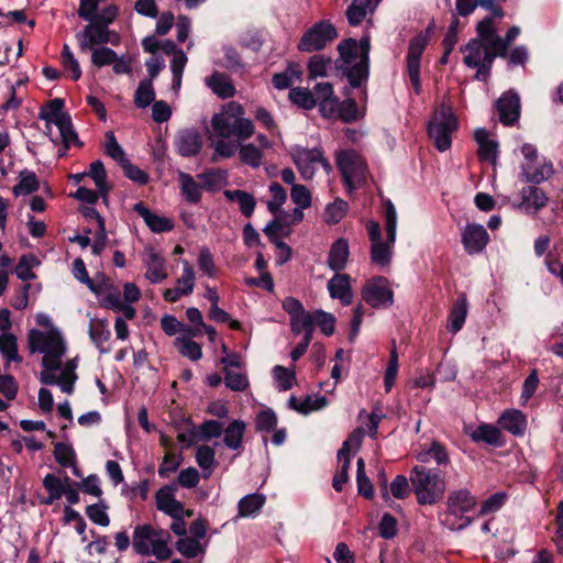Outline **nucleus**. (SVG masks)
<instances>
[{
  "mask_svg": "<svg viewBox=\"0 0 563 563\" xmlns=\"http://www.w3.org/2000/svg\"><path fill=\"white\" fill-rule=\"evenodd\" d=\"M290 155L301 177L306 180H309L314 176L318 165L322 166L327 173L332 169L330 163L324 158L323 152L319 147L306 148L296 145L291 147Z\"/></svg>",
  "mask_w": 563,
  "mask_h": 563,
  "instance_id": "nucleus-14",
  "label": "nucleus"
},
{
  "mask_svg": "<svg viewBox=\"0 0 563 563\" xmlns=\"http://www.w3.org/2000/svg\"><path fill=\"white\" fill-rule=\"evenodd\" d=\"M205 82L207 87L221 99L231 98L235 93V87L225 74L214 71L210 77L205 79Z\"/></svg>",
  "mask_w": 563,
  "mask_h": 563,
  "instance_id": "nucleus-36",
  "label": "nucleus"
},
{
  "mask_svg": "<svg viewBox=\"0 0 563 563\" xmlns=\"http://www.w3.org/2000/svg\"><path fill=\"white\" fill-rule=\"evenodd\" d=\"M312 95L322 117L332 119L334 107L338 104V98L334 96L333 87L329 82H319L313 87Z\"/></svg>",
  "mask_w": 563,
  "mask_h": 563,
  "instance_id": "nucleus-26",
  "label": "nucleus"
},
{
  "mask_svg": "<svg viewBox=\"0 0 563 563\" xmlns=\"http://www.w3.org/2000/svg\"><path fill=\"white\" fill-rule=\"evenodd\" d=\"M457 119L452 107L442 102L434 110L428 123V134L438 151L444 152L451 147L452 133L457 129Z\"/></svg>",
  "mask_w": 563,
  "mask_h": 563,
  "instance_id": "nucleus-9",
  "label": "nucleus"
},
{
  "mask_svg": "<svg viewBox=\"0 0 563 563\" xmlns=\"http://www.w3.org/2000/svg\"><path fill=\"white\" fill-rule=\"evenodd\" d=\"M155 91L151 79L142 80L134 93V103L137 108L144 109L154 103Z\"/></svg>",
  "mask_w": 563,
  "mask_h": 563,
  "instance_id": "nucleus-46",
  "label": "nucleus"
},
{
  "mask_svg": "<svg viewBox=\"0 0 563 563\" xmlns=\"http://www.w3.org/2000/svg\"><path fill=\"white\" fill-rule=\"evenodd\" d=\"M265 496L261 494H250L244 496L239 503V517H253L264 506Z\"/></svg>",
  "mask_w": 563,
  "mask_h": 563,
  "instance_id": "nucleus-43",
  "label": "nucleus"
},
{
  "mask_svg": "<svg viewBox=\"0 0 563 563\" xmlns=\"http://www.w3.org/2000/svg\"><path fill=\"white\" fill-rule=\"evenodd\" d=\"M476 503V497L466 488L450 492L445 510L438 515L441 526L451 531L465 529L472 523L470 514L474 510Z\"/></svg>",
  "mask_w": 563,
  "mask_h": 563,
  "instance_id": "nucleus-5",
  "label": "nucleus"
},
{
  "mask_svg": "<svg viewBox=\"0 0 563 563\" xmlns=\"http://www.w3.org/2000/svg\"><path fill=\"white\" fill-rule=\"evenodd\" d=\"M410 482L419 505H434L443 497L446 489L443 476L421 465L412 467Z\"/></svg>",
  "mask_w": 563,
  "mask_h": 563,
  "instance_id": "nucleus-8",
  "label": "nucleus"
},
{
  "mask_svg": "<svg viewBox=\"0 0 563 563\" xmlns=\"http://www.w3.org/2000/svg\"><path fill=\"white\" fill-rule=\"evenodd\" d=\"M246 426L242 420H233L225 429H223V443L232 451H240L243 448V439Z\"/></svg>",
  "mask_w": 563,
  "mask_h": 563,
  "instance_id": "nucleus-38",
  "label": "nucleus"
},
{
  "mask_svg": "<svg viewBox=\"0 0 563 563\" xmlns=\"http://www.w3.org/2000/svg\"><path fill=\"white\" fill-rule=\"evenodd\" d=\"M327 288L330 297L338 299L342 306H350L353 302L354 296L350 275L336 273L329 279Z\"/></svg>",
  "mask_w": 563,
  "mask_h": 563,
  "instance_id": "nucleus-24",
  "label": "nucleus"
},
{
  "mask_svg": "<svg viewBox=\"0 0 563 563\" xmlns=\"http://www.w3.org/2000/svg\"><path fill=\"white\" fill-rule=\"evenodd\" d=\"M211 128L216 135L221 139L236 136L249 139L254 134V123L244 118V109L236 102H230L216 113L211 119Z\"/></svg>",
  "mask_w": 563,
  "mask_h": 563,
  "instance_id": "nucleus-6",
  "label": "nucleus"
},
{
  "mask_svg": "<svg viewBox=\"0 0 563 563\" xmlns=\"http://www.w3.org/2000/svg\"><path fill=\"white\" fill-rule=\"evenodd\" d=\"M40 187L38 179L34 172L24 169L19 174V181L13 187L16 196H25L36 191Z\"/></svg>",
  "mask_w": 563,
  "mask_h": 563,
  "instance_id": "nucleus-44",
  "label": "nucleus"
},
{
  "mask_svg": "<svg viewBox=\"0 0 563 563\" xmlns=\"http://www.w3.org/2000/svg\"><path fill=\"white\" fill-rule=\"evenodd\" d=\"M282 307L289 316L290 330L294 334H303L302 338L312 339L314 332V311H308L303 305L294 297H286Z\"/></svg>",
  "mask_w": 563,
  "mask_h": 563,
  "instance_id": "nucleus-12",
  "label": "nucleus"
},
{
  "mask_svg": "<svg viewBox=\"0 0 563 563\" xmlns=\"http://www.w3.org/2000/svg\"><path fill=\"white\" fill-rule=\"evenodd\" d=\"M89 336L100 353L104 354L111 351L109 345L111 331L107 320L91 319L89 323Z\"/></svg>",
  "mask_w": 563,
  "mask_h": 563,
  "instance_id": "nucleus-33",
  "label": "nucleus"
},
{
  "mask_svg": "<svg viewBox=\"0 0 563 563\" xmlns=\"http://www.w3.org/2000/svg\"><path fill=\"white\" fill-rule=\"evenodd\" d=\"M223 194L228 200L239 203L240 211L243 216L250 218L253 214L256 201L251 194L239 189L225 190Z\"/></svg>",
  "mask_w": 563,
  "mask_h": 563,
  "instance_id": "nucleus-42",
  "label": "nucleus"
},
{
  "mask_svg": "<svg viewBox=\"0 0 563 563\" xmlns=\"http://www.w3.org/2000/svg\"><path fill=\"white\" fill-rule=\"evenodd\" d=\"M350 255L349 243L345 239H338L330 249L328 255V266L334 271L340 272L345 268Z\"/></svg>",
  "mask_w": 563,
  "mask_h": 563,
  "instance_id": "nucleus-37",
  "label": "nucleus"
},
{
  "mask_svg": "<svg viewBox=\"0 0 563 563\" xmlns=\"http://www.w3.org/2000/svg\"><path fill=\"white\" fill-rule=\"evenodd\" d=\"M289 100L306 110H311L317 106V100H314L312 91L302 87L291 88L289 91Z\"/></svg>",
  "mask_w": 563,
  "mask_h": 563,
  "instance_id": "nucleus-51",
  "label": "nucleus"
},
{
  "mask_svg": "<svg viewBox=\"0 0 563 563\" xmlns=\"http://www.w3.org/2000/svg\"><path fill=\"white\" fill-rule=\"evenodd\" d=\"M77 357L68 360L60 369L42 371L40 380L44 385H57L63 393L73 394L77 380Z\"/></svg>",
  "mask_w": 563,
  "mask_h": 563,
  "instance_id": "nucleus-18",
  "label": "nucleus"
},
{
  "mask_svg": "<svg viewBox=\"0 0 563 563\" xmlns=\"http://www.w3.org/2000/svg\"><path fill=\"white\" fill-rule=\"evenodd\" d=\"M90 52L91 63L98 68L111 65L117 59V53L107 46L96 47Z\"/></svg>",
  "mask_w": 563,
  "mask_h": 563,
  "instance_id": "nucleus-63",
  "label": "nucleus"
},
{
  "mask_svg": "<svg viewBox=\"0 0 563 563\" xmlns=\"http://www.w3.org/2000/svg\"><path fill=\"white\" fill-rule=\"evenodd\" d=\"M0 353L8 362H21L22 358L18 352L16 338L12 333L0 334Z\"/></svg>",
  "mask_w": 563,
  "mask_h": 563,
  "instance_id": "nucleus-47",
  "label": "nucleus"
},
{
  "mask_svg": "<svg viewBox=\"0 0 563 563\" xmlns=\"http://www.w3.org/2000/svg\"><path fill=\"white\" fill-rule=\"evenodd\" d=\"M339 58L335 67L346 77L353 88H363L369 74V38L362 37L358 42L347 38L338 46Z\"/></svg>",
  "mask_w": 563,
  "mask_h": 563,
  "instance_id": "nucleus-1",
  "label": "nucleus"
},
{
  "mask_svg": "<svg viewBox=\"0 0 563 563\" xmlns=\"http://www.w3.org/2000/svg\"><path fill=\"white\" fill-rule=\"evenodd\" d=\"M224 384L233 391H244L249 388L250 383L246 373L234 372L232 369L223 368Z\"/></svg>",
  "mask_w": 563,
  "mask_h": 563,
  "instance_id": "nucleus-53",
  "label": "nucleus"
},
{
  "mask_svg": "<svg viewBox=\"0 0 563 563\" xmlns=\"http://www.w3.org/2000/svg\"><path fill=\"white\" fill-rule=\"evenodd\" d=\"M520 151L523 156V161L520 164V179L522 181L541 184L553 175L552 162L540 155L536 145L525 143Z\"/></svg>",
  "mask_w": 563,
  "mask_h": 563,
  "instance_id": "nucleus-10",
  "label": "nucleus"
},
{
  "mask_svg": "<svg viewBox=\"0 0 563 563\" xmlns=\"http://www.w3.org/2000/svg\"><path fill=\"white\" fill-rule=\"evenodd\" d=\"M461 241L468 255H476L485 250L489 235L482 224L468 223L461 233Z\"/></svg>",
  "mask_w": 563,
  "mask_h": 563,
  "instance_id": "nucleus-20",
  "label": "nucleus"
},
{
  "mask_svg": "<svg viewBox=\"0 0 563 563\" xmlns=\"http://www.w3.org/2000/svg\"><path fill=\"white\" fill-rule=\"evenodd\" d=\"M31 353L43 354L42 366L44 371L60 369L62 357L67 346L59 330L52 328L47 331L32 329L27 335Z\"/></svg>",
  "mask_w": 563,
  "mask_h": 563,
  "instance_id": "nucleus-3",
  "label": "nucleus"
},
{
  "mask_svg": "<svg viewBox=\"0 0 563 563\" xmlns=\"http://www.w3.org/2000/svg\"><path fill=\"white\" fill-rule=\"evenodd\" d=\"M175 145L181 156H195L202 147L201 134L194 128L181 130L176 136Z\"/></svg>",
  "mask_w": 563,
  "mask_h": 563,
  "instance_id": "nucleus-25",
  "label": "nucleus"
},
{
  "mask_svg": "<svg viewBox=\"0 0 563 563\" xmlns=\"http://www.w3.org/2000/svg\"><path fill=\"white\" fill-rule=\"evenodd\" d=\"M178 181L180 194L184 199L191 203L197 205L202 197V186L190 174L178 172Z\"/></svg>",
  "mask_w": 563,
  "mask_h": 563,
  "instance_id": "nucleus-34",
  "label": "nucleus"
},
{
  "mask_svg": "<svg viewBox=\"0 0 563 563\" xmlns=\"http://www.w3.org/2000/svg\"><path fill=\"white\" fill-rule=\"evenodd\" d=\"M272 372L276 388L279 391H286L292 388L296 380V374L294 369H288L282 365H276L273 367Z\"/></svg>",
  "mask_w": 563,
  "mask_h": 563,
  "instance_id": "nucleus-48",
  "label": "nucleus"
},
{
  "mask_svg": "<svg viewBox=\"0 0 563 563\" xmlns=\"http://www.w3.org/2000/svg\"><path fill=\"white\" fill-rule=\"evenodd\" d=\"M256 430L260 432H271L277 426V416L271 408L261 410L255 419Z\"/></svg>",
  "mask_w": 563,
  "mask_h": 563,
  "instance_id": "nucleus-61",
  "label": "nucleus"
},
{
  "mask_svg": "<svg viewBox=\"0 0 563 563\" xmlns=\"http://www.w3.org/2000/svg\"><path fill=\"white\" fill-rule=\"evenodd\" d=\"M374 10L372 0H353L346 10V18L351 25H358L366 16L367 11Z\"/></svg>",
  "mask_w": 563,
  "mask_h": 563,
  "instance_id": "nucleus-45",
  "label": "nucleus"
},
{
  "mask_svg": "<svg viewBox=\"0 0 563 563\" xmlns=\"http://www.w3.org/2000/svg\"><path fill=\"white\" fill-rule=\"evenodd\" d=\"M544 264L548 271L552 275L560 277L563 283V239L555 242L552 250H550L544 258Z\"/></svg>",
  "mask_w": 563,
  "mask_h": 563,
  "instance_id": "nucleus-41",
  "label": "nucleus"
},
{
  "mask_svg": "<svg viewBox=\"0 0 563 563\" xmlns=\"http://www.w3.org/2000/svg\"><path fill=\"white\" fill-rule=\"evenodd\" d=\"M333 117L332 118H340L344 122H353L357 119L362 118L364 112L361 110L355 100L347 98L343 101H340L338 99V104L334 107Z\"/></svg>",
  "mask_w": 563,
  "mask_h": 563,
  "instance_id": "nucleus-40",
  "label": "nucleus"
},
{
  "mask_svg": "<svg viewBox=\"0 0 563 563\" xmlns=\"http://www.w3.org/2000/svg\"><path fill=\"white\" fill-rule=\"evenodd\" d=\"M108 506L100 501L97 504L89 505L86 508L87 517L96 525L101 527H108L110 525V518L108 516Z\"/></svg>",
  "mask_w": 563,
  "mask_h": 563,
  "instance_id": "nucleus-59",
  "label": "nucleus"
},
{
  "mask_svg": "<svg viewBox=\"0 0 563 563\" xmlns=\"http://www.w3.org/2000/svg\"><path fill=\"white\" fill-rule=\"evenodd\" d=\"M175 346L183 356L191 361H198L202 357L201 346L197 342L190 340L189 338H176Z\"/></svg>",
  "mask_w": 563,
  "mask_h": 563,
  "instance_id": "nucleus-50",
  "label": "nucleus"
},
{
  "mask_svg": "<svg viewBox=\"0 0 563 563\" xmlns=\"http://www.w3.org/2000/svg\"><path fill=\"white\" fill-rule=\"evenodd\" d=\"M474 139L478 144L479 159L494 165L498 156V142L492 139L489 132L484 128L475 130Z\"/></svg>",
  "mask_w": 563,
  "mask_h": 563,
  "instance_id": "nucleus-30",
  "label": "nucleus"
},
{
  "mask_svg": "<svg viewBox=\"0 0 563 563\" xmlns=\"http://www.w3.org/2000/svg\"><path fill=\"white\" fill-rule=\"evenodd\" d=\"M106 154L122 165L128 158L121 145L118 143L114 133L109 131L106 133Z\"/></svg>",
  "mask_w": 563,
  "mask_h": 563,
  "instance_id": "nucleus-64",
  "label": "nucleus"
},
{
  "mask_svg": "<svg viewBox=\"0 0 563 563\" xmlns=\"http://www.w3.org/2000/svg\"><path fill=\"white\" fill-rule=\"evenodd\" d=\"M143 264L146 268L145 278L151 284H161L163 283L167 276V266L165 257L155 251L153 247H148L145 250L143 255Z\"/></svg>",
  "mask_w": 563,
  "mask_h": 563,
  "instance_id": "nucleus-21",
  "label": "nucleus"
},
{
  "mask_svg": "<svg viewBox=\"0 0 563 563\" xmlns=\"http://www.w3.org/2000/svg\"><path fill=\"white\" fill-rule=\"evenodd\" d=\"M347 211V203L342 199H335L325 207L323 219L328 224L339 223Z\"/></svg>",
  "mask_w": 563,
  "mask_h": 563,
  "instance_id": "nucleus-56",
  "label": "nucleus"
},
{
  "mask_svg": "<svg viewBox=\"0 0 563 563\" xmlns=\"http://www.w3.org/2000/svg\"><path fill=\"white\" fill-rule=\"evenodd\" d=\"M90 291L96 295L101 307L113 310L115 312H122L123 316L129 320H132L135 317V308L130 305H124L122 301L121 290L108 279H102L99 283H95L90 288Z\"/></svg>",
  "mask_w": 563,
  "mask_h": 563,
  "instance_id": "nucleus-13",
  "label": "nucleus"
},
{
  "mask_svg": "<svg viewBox=\"0 0 563 563\" xmlns=\"http://www.w3.org/2000/svg\"><path fill=\"white\" fill-rule=\"evenodd\" d=\"M362 298L373 308H387L394 303V292L386 277L376 276L368 279L362 288Z\"/></svg>",
  "mask_w": 563,
  "mask_h": 563,
  "instance_id": "nucleus-17",
  "label": "nucleus"
},
{
  "mask_svg": "<svg viewBox=\"0 0 563 563\" xmlns=\"http://www.w3.org/2000/svg\"><path fill=\"white\" fill-rule=\"evenodd\" d=\"M133 209L154 233L169 232L174 229V223L169 218L152 212L143 202L135 203Z\"/></svg>",
  "mask_w": 563,
  "mask_h": 563,
  "instance_id": "nucleus-29",
  "label": "nucleus"
},
{
  "mask_svg": "<svg viewBox=\"0 0 563 563\" xmlns=\"http://www.w3.org/2000/svg\"><path fill=\"white\" fill-rule=\"evenodd\" d=\"M461 51L464 53V64L470 68L485 63L493 64L497 57L476 38L471 40Z\"/></svg>",
  "mask_w": 563,
  "mask_h": 563,
  "instance_id": "nucleus-22",
  "label": "nucleus"
},
{
  "mask_svg": "<svg viewBox=\"0 0 563 563\" xmlns=\"http://www.w3.org/2000/svg\"><path fill=\"white\" fill-rule=\"evenodd\" d=\"M195 457L197 464L202 470V476L209 478L217 466L214 449L209 445H200L196 450Z\"/></svg>",
  "mask_w": 563,
  "mask_h": 563,
  "instance_id": "nucleus-39",
  "label": "nucleus"
},
{
  "mask_svg": "<svg viewBox=\"0 0 563 563\" xmlns=\"http://www.w3.org/2000/svg\"><path fill=\"white\" fill-rule=\"evenodd\" d=\"M336 164L346 188L351 191L361 186L367 176V166L363 157L354 150L338 153Z\"/></svg>",
  "mask_w": 563,
  "mask_h": 563,
  "instance_id": "nucleus-11",
  "label": "nucleus"
},
{
  "mask_svg": "<svg viewBox=\"0 0 563 563\" xmlns=\"http://www.w3.org/2000/svg\"><path fill=\"white\" fill-rule=\"evenodd\" d=\"M501 429L508 431L515 437H521L527 430V417L518 409L505 410L498 419Z\"/></svg>",
  "mask_w": 563,
  "mask_h": 563,
  "instance_id": "nucleus-31",
  "label": "nucleus"
},
{
  "mask_svg": "<svg viewBox=\"0 0 563 563\" xmlns=\"http://www.w3.org/2000/svg\"><path fill=\"white\" fill-rule=\"evenodd\" d=\"M430 459H433L438 465H446L450 462L445 448L437 441L432 442L428 450L418 455V460L422 463L429 462Z\"/></svg>",
  "mask_w": 563,
  "mask_h": 563,
  "instance_id": "nucleus-49",
  "label": "nucleus"
},
{
  "mask_svg": "<svg viewBox=\"0 0 563 563\" xmlns=\"http://www.w3.org/2000/svg\"><path fill=\"white\" fill-rule=\"evenodd\" d=\"M386 239L382 238L380 225L368 221L367 231L371 242V261L380 269H386L391 263L397 231V212L391 201L385 203Z\"/></svg>",
  "mask_w": 563,
  "mask_h": 563,
  "instance_id": "nucleus-2",
  "label": "nucleus"
},
{
  "mask_svg": "<svg viewBox=\"0 0 563 563\" xmlns=\"http://www.w3.org/2000/svg\"><path fill=\"white\" fill-rule=\"evenodd\" d=\"M176 550L184 556L194 559L203 552L200 542L192 538L183 537L176 542Z\"/></svg>",
  "mask_w": 563,
  "mask_h": 563,
  "instance_id": "nucleus-58",
  "label": "nucleus"
},
{
  "mask_svg": "<svg viewBox=\"0 0 563 563\" xmlns=\"http://www.w3.org/2000/svg\"><path fill=\"white\" fill-rule=\"evenodd\" d=\"M170 536L167 531L156 529L152 525H137L132 536V547L135 553L153 555L158 561L172 558L173 549L169 547Z\"/></svg>",
  "mask_w": 563,
  "mask_h": 563,
  "instance_id": "nucleus-7",
  "label": "nucleus"
},
{
  "mask_svg": "<svg viewBox=\"0 0 563 563\" xmlns=\"http://www.w3.org/2000/svg\"><path fill=\"white\" fill-rule=\"evenodd\" d=\"M87 176L92 178L100 195L106 196L108 194L107 174L101 161H95L90 164Z\"/></svg>",
  "mask_w": 563,
  "mask_h": 563,
  "instance_id": "nucleus-54",
  "label": "nucleus"
},
{
  "mask_svg": "<svg viewBox=\"0 0 563 563\" xmlns=\"http://www.w3.org/2000/svg\"><path fill=\"white\" fill-rule=\"evenodd\" d=\"M465 432L476 443L484 442L493 446H500L503 444L499 428L489 423H482L474 429L467 428Z\"/></svg>",
  "mask_w": 563,
  "mask_h": 563,
  "instance_id": "nucleus-32",
  "label": "nucleus"
},
{
  "mask_svg": "<svg viewBox=\"0 0 563 563\" xmlns=\"http://www.w3.org/2000/svg\"><path fill=\"white\" fill-rule=\"evenodd\" d=\"M330 65V58H325L322 55L312 56L308 63L309 77L312 79H316L318 77H325Z\"/></svg>",
  "mask_w": 563,
  "mask_h": 563,
  "instance_id": "nucleus-62",
  "label": "nucleus"
},
{
  "mask_svg": "<svg viewBox=\"0 0 563 563\" xmlns=\"http://www.w3.org/2000/svg\"><path fill=\"white\" fill-rule=\"evenodd\" d=\"M338 33L332 23L320 21L308 29L299 41L298 49L301 52L321 51L325 45L336 38Z\"/></svg>",
  "mask_w": 563,
  "mask_h": 563,
  "instance_id": "nucleus-16",
  "label": "nucleus"
},
{
  "mask_svg": "<svg viewBox=\"0 0 563 563\" xmlns=\"http://www.w3.org/2000/svg\"><path fill=\"white\" fill-rule=\"evenodd\" d=\"M496 107L499 113V120L505 125H512L519 119L520 100L514 91H507L497 100Z\"/></svg>",
  "mask_w": 563,
  "mask_h": 563,
  "instance_id": "nucleus-23",
  "label": "nucleus"
},
{
  "mask_svg": "<svg viewBox=\"0 0 563 563\" xmlns=\"http://www.w3.org/2000/svg\"><path fill=\"white\" fill-rule=\"evenodd\" d=\"M429 31L420 32L410 40L406 56L407 74L417 95L421 92L420 59L429 42Z\"/></svg>",
  "mask_w": 563,
  "mask_h": 563,
  "instance_id": "nucleus-15",
  "label": "nucleus"
},
{
  "mask_svg": "<svg viewBox=\"0 0 563 563\" xmlns=\"http://www.w3.org/2000/svg\"><path fill=\"white\" fill-rule=\"evenodd\" d=\"M64 100L55 98L41 108L40 119L46 122L47 134L53 142L60 141L66 148L78 144L71 118L64 111Z\"/></svg>",
  "mask_w": 563,
  "mask_h": 563,
  "instance_id": "nucleus-4",
  "label": "nucleus"
},
{
  "mask_svg": "<svg viewBox=\"0 0 563 563\" xmlns=\"http://www.w3.org/2000/svg\"><path fill=\"white\" fill-rule=\"evenodd\" d=\"M299 77L300 71L295 66H288L284 71L275 74L272 82L276 89L283 90L289 88Z\"/></svg>",
  "mask_w": 563,
  "mask_h": 563,
  "instance_id": "nucleus-60",
  "label": "nucleus"
},
{
  "mask_svg": "<svg viewBox=\"0 0 563 563\" xmlns=\"http://www.w3.org/2000/svg\"><path fill=\"white\" fill-rule=\"evenodd\" d=\"M239 155L242 163L253 168H257L262 165L263 154L261 150L252 143L242 145Z\"/></svg>",
  "mask_w": 563,
  "mask_h": 563,
  "instance_id": "nucleus-57",
  "label": "nucleus"
},
{
  "mask_svg": "<svg viewBox=\"0 0 563 563\" xmlns=\"http://www.w3.org/2000/svg\"><path fill=\"white\" fill-rule=\"evenodd\" d=\"M40 264L38 260L33 254L22 255L15 267L16 277L23 282L33 279L35 277L33 268Z\"/></svg>",
  "mask_w": 563,
  "mask_h": 563,
  "instance_id": "nucleus-52",
  "label": "nucleus"
},
{
  "mask_svg": "<svg viewBox=\"0 0 563 563\" xmlns=\"http://www.w3.org/2000/svg\"><path fill=\"white\" fill-rule=\"evenodd\" d=\"M112 32L106 25L89 22L85 29L77 34L78 45L81 52L95 49L96 46H104L108 43L114 44L111 38Z\"/></svg>",
  "mask_w": 563,
  "mask_h": 563,
  "instance_id": "nucleus-19",
  "label": "nucleus"
},
{
  "mask_svg": "<svg viewBox=\"0 0 563 563\" xmlns=\"http://www.w3.org/2000/svg\"><path fill=\"white\" fill-rule=\"evenodd\" d=\"M60 58L65 71L69 74V77L73 80H78L81 76V69L78 60L76 59L70 47L67 44H64L63 46Z\"/></svg>",
  "mask_w": 563,
  "mask_h": 563,
  "instance_id": "nucleus-55",
  "label": "nucleus"
},
{
  "mask_svg": "<svg viewBox=\"0 0 563 563\" xmlns=\"http://www.w3.org/2000/svg\"><path fill=\"white\" fill-rule=\"evenodd\" d=\"M155 499L157 509L170 517H177L180 514L191 516V511H185L183 504L175 498L174 488L170 486L161 488L156 493Z\"/></svg>",
  "mask_w": 563,
  "mask_h": 563,
  "instance_id": "nucleus-27",
  "label": "nucleus"
},
{
  "mask_svg": "<svg viewBox=\"0 0 563 563\" xmlns=\"http://www.w3.org/2000/svg\"><path fill=\"white\" fill-rule=\"evenodd\" d=\"M468 310V303L465 294H460L454 301L449 319L448 330L452 333H457L464 325Z\"/></svg>",
  "mask_w": 563,
  "mask_h": 563,
  "instance_id": "nucleus-35",
  "label": "nucleus"
},
{
  "mask_svg": "<svg viewBox=\"0 0 563 563\" xmlns=\"http://www.w3.org/2000/svg\"><path fill=\"white\" fill-rule=\"evenodd\" d=\"M520 202L516 206L526 213H536L542 209L548 201L544 191L536 186L523 187L520 191Z\"/></svg>",
  "mask_w": 563,
  "mask_h": 563,
  "instance_id": "nucleus-28",
  "label": "nucleus"
}]
</instances>
